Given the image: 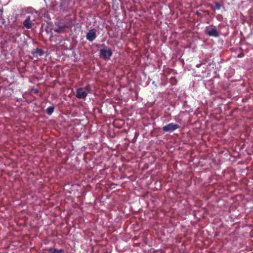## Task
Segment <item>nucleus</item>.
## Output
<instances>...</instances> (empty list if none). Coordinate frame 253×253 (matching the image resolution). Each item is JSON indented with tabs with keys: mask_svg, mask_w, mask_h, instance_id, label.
Masks as SVG:
<instances>
[{
	"mask_svg": "<svg viewBox=\"0 0 253 253\" xmlns=\"http://www.w3.org/2000/svg\"><path fill=\"white\" fill-rule=\"evenodd\" d=\"M84 89L83 87H80L77 89L76 97L78 98H85L86 97L87 92L85 91H84Z\"/></svg>",
	"mask_w": 253,
	"mask_h": 253,
	"instance_id": "423d86ee",
	"label": "nucleus"
},
{
	"mask_svg": "<svg viewBox=\"0 0 253 253\" xmlns=\"http://www.w3.org/2000/svg\"><path fill=\"white\" fill-rule=\"evenodd\" d=\"M84 89L87 91V92L88 93L91 90V87L90 85H87L85 86V87Z\"/></svg>",
	"mask_w": 253,
	"mask_h": 253,
	"instance_id": "ddd939ff",
	"label": "nucleus"
},
{
	"mask_svg": "<svg viewBox=\"0 0 253 253\" xmlns=\"http://www.w3.org/2000/svg\"><path fill=\"white\" fill-rule=\"evenodd\" d=\"M74 2L72 0H60V8L63 11H69L72 8Z\"/></svg>",
	"mask_w": 253,
	"mask_h": 253,
	"instance_id": "f257e3e1",
	"label": "nucleus"
},
{
	"mask_svg": "<svg viewBox=\"0 0 253 253\" xmlns=\"http://www.w3.org/2000/svg\"><path fill=\"white\" fill-rule=\"evenodd\" d=\"M62 252V250H58L57 249H53V248H50L49 250V253H61Z\"/></svg>",
	"mask_w": 253,
	"mask_h": 253,
	"instance_id": "9b49d317",
	"label": "nucleus"
},
{
	"mask_svg": "<svg viewBox=\"0 0 253 253\" xmlns=\"http://www.w3.org/2000/svg\"><path fill=\"white\" fill-rule=\"evenodd\" d=\"M37 53L39 56H42L44 54V51L41 48H36L35 51L33 52V54Z\"/></svg>",
	"mask_w": 253,
	"mask_h": 253,
	"instance_id": "1a4fd4ad",
	"label": "nucleus"
},
{
	"mask_svg": "<svg viewBox=\"0 0 253 253\" xmlns=\"http://www.w3.org/2000/svg\"><path fill=\"white\" fill-rule=\"evenodd\" d=\"M180 126L177 124H174L172 123H169L167 126H164L162 128L164 132L171 131L179 128Z\"/></svg>",
	"mask_w": 253,
	"mask_h": 253,
	"instance_id": "7ed1b4c3",
	"label": "nucleus"
},
{
	"mask_svg": "<svg viewBox=\"0 0 253 253\" xmlns=\"http://www.w3.org/2000/svg\"><path fill=\"white\" fill-rule=\"evenodd\" d=\"M223 6V5L219 2L216 1L214 2V8L216 10L220 9L221 7Z\"/></svg>",
	"mask_w": 253,
	"mask_h": 253,
	"instance_id": "f8f14e48",
	"label": "nucleus"
},
{
	"mask_svg": "<svg viewBox=\"0 0 253 253\" xmlns=\"http://www.w3.org/2000/svg\"><path fill=\"white\" fill-rule=\"evenodd\" d=\"M206 34L211 37H217L219 36V33L215 26L211 28L207 29Z\"/></svg>",
	"mask_w": 253,
	"mask_h": 253,
	"instance_id": "39448f33",
	"label": "nucleus"
},
{
	"mask_svg": "<svg viewBox=\"0 0 253 253\" xmlns=\"http://www.w3.org/2000/svg\"><path fill=\"white\" fill-rule=\"evenodd\" d=\"M54 110V107L53 106L48 107L46 109V113L48 115H51Z\"/></svg>",
	"mask_w": 253,
	"mask_h": 253,
	"instance_id": "9d476101",
	"label": "nucleus"
},
{
	"mask_svg": "<svg viewBox=\"0 0 253 253\" xmlns=\"http://www.w3.org/2000/svg\"><path fill=\"white\" fill-rule=\"evenodd\" d=\"M32 22L30 16H27L23 22L24 26L28 29H29L32 27Z\"/></svg>",
	"mask_w": 253,
	"mask_h": 253,
	"instance_id": "0eeeda50",
	"label": "nucleus"
},
{
	"mask_svg": "<svg viewBox=\"0 0 253 253\" xmlns=\"http://www.w3.org/2000/svg\"><path fill=\"white\" fill-rule=\"evenodd\" d=\"M96 37V30L95 29L89 30L86 35V38L89 42H92Z\"/></svg>",
	"mask_w": 253,
	"mask_h": 253,
	"instance_id": "20e7f679",
	"label": "nucleus"
},
{
	"mask_svg": "<svg viewBox=\"0 0 253 253\" xmlns=\"http://www.w3.org/2000/svg\"><path fill=\"white\" fill-rule=\"evenodd\" d=\"M66 28H67V27L65 25L59 26L57 28V29L56 30H55V32L58 33H61L64 32Z\"/></svg>",
	"mask_w": 253,
	"mask_h": 253,
	"instance_id": "6e6552de",
	"label": "nucleus"
},
{
	"mask_svg": "<svg viewBox=\"0 0 253 253\" xmlns=\"http://www.w3.org/2000/svg\"><path fill=\"white\" fill-rule=\"evenodd\" d=\"M99 52L101 58L105 60L109 59L113 54L112 50L110 48L108 49L101 48L100 49Z\"/></svg>",
	"mask_w": 253,
	"mask_h": 253,
	"instance_id": "f03ea898",
	"label": "nucleus"
}]
</instances>
